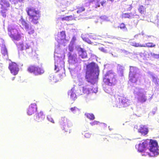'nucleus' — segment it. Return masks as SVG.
I'll use <instances>...</instances> for the list:
<instances>
[{"mask_svg": "<svg viewBox=\"0 0 159 159\" xmlns=\"http://www.w3.org/2000/svg\"><path fill=\"white\" fill-rule=\"evenodd\" d=\"M149 145V149L150 153H146L151 157H156L159 154L158 143L156 140L147 139L141 141L135 147L138 151L140 152H145L147 149V147Z\"/></svg>", "mask_w": 159, "mask_h": 159, "instance_id": "1", "label": "nucleus"}, {"mask_svg": "<svg viewBox=\"0 0 159 159\" xmlns=\"http://www.w3.org/2000/svg\"><path fill=\"white\" fill-rule=\"evenodd\" d=\"M85 76L86 81L91 84L94 85L98 80L99 70L97 64L94 62L87 66Z\"/></svg>", "mask_w": 159, "mask_h": 159, "instance_id": "2", "label": "nucleus"}, {"mask_svg": "<svg viewBox=\"0 0 159 159\" xmlns=\"http://www.w3.org/2000/svg\"><path fill=\"white\" fill-rule=\"evenodd\" d=\"M130 103L129 100L123 96L115 95L113 103V106L121 108L129 106Z\"/></svg>", "mask_w": 159, "mask_h": 159, "instance_id": "3", "label": "nucleus"}, {"mask_svg": "<svg viewBox=\"0 0 159 159\" xmlns=\"http://www.w3.org/2000/svg\"><path fill=\"white\" fill-rule=\"evenodd\" d=\"M116 74L112 70L108 71L103 77V82L109 86L115 85L116 83Z\"/></svg>", "mask_w": 159, "mask_h": 159, "instance_id": "4", "label": "nucleus"}, {"mask_svg": "<svg viewBox=\"0 0 159 159\" xmlns=\"http://www.w3.org/2000/svg\"><path fill=\"white\" fill-rule=\"evenodd\" d=\"M26 11L29 16L30 21L34 24L38 23V20L40 17L39 11L32 7L28 8Z\"/></svg>", "mask_w": 159, "mask_h": 159, "instance_id": "5", "label": "nucleus"}, {"mask_svg": "<svg viewBox=\"0 0 159 159\" xmlns=\"http://www.w3.org/2000/svg\"><path fill=\"white\" fill-rule=\"evenodd\" d=\"M134 93L138 101L141 103L145 102L147 100L146 92L144 89L136 87L134 89Z\"/></svg>", "mask_w": 159, "mask_h": 159, "instance_id": "6", "label": "nucleus"}, {"mask_svg": "<svg viewBox=\"0 0 159 159\" xmlns=\"http://www.w3.org/2000/svg\"><path fill=\"white\" fill-rule=\"evenodd\" d=\"M140 76L139 70L137 68L130 66L129 78L130 82L135 83Z\"/></svg>", "mask_w": 159, "mask_h": 159, "instance_id": "7", "label": "nucleus"}, {"mask_svg": "<svg viewBox=\"0 0 159 159\" xmlns=\"http://www.w3.org/2000/svg\"><path fill=\"white\" fill-rule=\"evenodd\" d=\"M58 51L55 48L54 52V60H55V69L54 70L57 72L60 69H64V62L63 61L61 57H60L59 56L56 55Z\"/></svg>", "mask_w": 159, "mask_h": 159, "instance_id": "8", "label": "nucleus"}, {"mask_svg": "<svg viewBox=\"0 0 159 159\" xmlns=\"http://www.w3.org/2000/svg\"><path fill=\"white\" fill-rule=\"evenodd\" d=\"M28 70L29 72L33 73L35 75H42L44 72V70L42 68L34 66H29L28 68Z\"/></svg>", "mask_w": 159, "mask_h": 159, "instance_id": "9", "label": "nucleus"}, {"mask_svg": "<svg viewBox=\"0 0 159 159\" xmlns=\"http://www.w3.org/2000/svg\"><path fill=\"white\" fill-rule=\"evenodd\" d=\"M86 5L89 6L91 3L94 4L96 8L99 7L100 5L103 7L105 4L106 1L105 0H85Z\"/></svg>", "mask_w": 159, "mask_h": 159, "instance_id": "10", "label": "nucleus"}, {"mask_svg": "<svg viewBox=\"0 0 159 159\" xmlns=\"http://www.w3.org/2000/svg\"><path fill=\"white\" fill-rule=\"evenodd\" d=\"M21 21L22 26L28 34L31 35L34 33V28L33 25L27 23L23 19H21Z\"/></svg>", "mask_w": 159, "mask_h": 159, "instance_id": "11", "label": "nucleus"}, {"mask_svg": "<svg viewBox=\"0 0 159 159\" xmlns=\"http://www.w3.org/2000/svg\"><path fill=\"white\" fill-rule=\"evenodd\" d=\"M8 34L10 36L14 39L16 40H19L21 38L20 35L18 33L16 29H12L10 30L8 29Z\"/></svg>", "mask_w": 159, "mask_h": 159, "instance_id": "12", "label": "nucleus"}, {"mask_svg": "<svg viewBox=\"0 0 159 159\" xmlns=\"http://www.w3.org/2000/svg\"><path fill=\"white\" fill-rule=\"evenodd\" d=\"M31 44H32V42L30 41H27L25 44H21L20 46L21 47V50H25L26 52L29 54L31 53L33 50L31 46Z\"/></svg>", "mask_w": 159, "mask_h": 159, "instance_id": "13", "label": "nucleus"}, {"mask_svg": "<svg viewBox=\"0 0 159 159\" xmlns=\"http://www.w3.org/2000/svg\"><path fill=\"white\" fill-rule=\"evenodd\" d=\"M9 69L11 74L14 75H16L19 71V68L18 66L15 62H11L9 64Z\"/></svg>", "mask_w": 159, "mask_h": 159, "instance_id": "14", "label": "nucleus"}, {"mask_svg": "<svg viewBox=\"0 0 159 159\" xmlns=\"http://www.w3.org/2000/svg\"><path fill=\"white\" fill-rule=\"evenodd\" d=\"M68 62L70 64H74L78 61L77 55L75 53L69 52L68 53Z\"/></svg>", "mask_w": 159, "mask_h": 159, "instance_id": "15", "label": "nucleus"}, {"mask_svg": "<svg viewBox=\"0 0 159 159\" xmlns=\"http://www.w3.org/2000/svg\"><path fill=\"white\" fill-rule=\"evenodd\" d=\"M65 37V32L62 31L59 34L57 37H55V39L58 43L63 44L65 41H66Z\"/></svg>", "mask_w": 159, "mask_h": 159, "instance_id": "16", "label": "nucleus"}, {"mask_svg": "<svg viewBox=\"0 0 159 159\" xmlns=\"http://www.w3.org/2000/svg\"><path fill=\"white\" fill-rule=\"evenodd\" d=\"M37 110V107L36 104H31L29 106L27 110V114L29 115H31L35 113Z\"/></svg>", "mask_w": 159, "mask_h": 159, "instance_id": "17", "label": "nucleus"}, {"mask_svg": "<svg viewBox=\"0 0 159 159\" xmlns=\"http://www.w3.org/2000/svg\"><path fill=\"white\" fill-rule=\"evenodd\" d=\"M136 16H137V18H138L139 17V16L137 15L134 12L124 13H123L122 15V17L124 18L132 19L134 18Z\"/></svg>", "mask_w": 159, "mask_h": 159, "instance_id": "18", "label": "nucleus"}, {"mask_svg": "<svg viewBox=\"0 0 159 159\" xmlns=\"http://www.w3.org/2000/svg\"><path fill=\"white\" fill-rule=\"evenodd\" d=\"M139 133H141L144 135L147 134L148 132V129L146 126L141 125L140 128L138 129Z\"/></svg>", "mask_w": 159, "mask_h": 159, "instance_id": "19", "label": "nucleus"}, {"mask_svg": "<svg viewBox=\"0 0 159 159\" xmlns=\"http://www.w3.org/2000/svg\"><path fill=\"white\" fill-rule=\"evenodd\" d=\"M84 4L78 5L76 6V7L77 9V13H80L84 11L85 9V7L89 6L86 5L85 0L84 1Z\"/></svg>", "mask_w": 159, "mask_h": 159, "instance_id": "20", "label": "nucleus"}, {"mask_svg": "<svg viewBox=\"0 0 159 159\" xmlns=\"http://www.w3.org/2000/svg\"><path fill=\"white\" fill-rule=\"evenodd\" d=\"M45 118V115L42 111H40L36 115V117L35 119L36 120L39 122L43 120Z\"/></svg>", "mask_w": 159, "mask_h": 159, "instance_id": "21", "label": "nucleus"}, {"mask_svg": "<svg viewBox=\"0 0 159 159\" xmlns=\"http://www.w3.org/2000/svg\"><path fill=\"white\" fill-rule=\"evenodd\" d=\"M78 54L79 58H85L87 57L86 51L81 48H80L79 49Z\"/></svg>", "mask_w": 159, "mask_h": 159, "instance_id": "22", "label": "nucleus"}, {"mask_svg": "<svg viewBox=\"0 0 159 159\" xmlns=\"http://www.w3.org/2000/svg\"><path fill=\"white\" fill-rule=\"evenodd\" d=\"M68 119L66 117H62L59 121L60 124L63 126V129H66V124Z\"/></svg>", "mask_w": 159, "mask_h": 159, "instance_id": "23", "label": "nucleus"}, {"mask_svg": "<svg viewBox=\"0 0 159 159\" xmlns=\"http://www.w3.org/2000/svg\"><path fill=\"white\" fill-rule=\"evenodd\" d=\"M68 95L70 96V98L73 100H75L77 98L76 95L74 92V88H72L68 92Z\"/></svg>", "mask_w": 159, "mask_h": 159, "instance_id": "24", "label": "nucleus"}, {"mask_svg": "<svg viewBox=\"0 0 159 159\" xmlns=\"http://www.w3.org/2000/svg\"><path fill=\"white\" fill-rule=\"evenodd\" d=\"M89 34H82L81 35V38L84 41H85V42L87 43H88L91 44L92 42L91 40L88 38V37H89Z\"/></svg>", "mask_w": 159, "mask_h": 159, "instance_id": "25", "label": "nucleus"}, {"mask_svg": "<svg viewBox=\"0 0 159 159\" xmlns=\"http://www.w3.org/2000/svg\"><path fill=\"white\" fill-rule=\"evenodd\" d=\"M1 52L3 56V58L6 60L8 58L7 51L5 47L2 48Z\"/></svg>", "mask_w": 159, "mask_h": 159, "instance_id": "26", "label": "nucleus"}, {"mask_svg": "<svg viewBox=\"0 0 159 159\" xmlns=\"http://www.w3.org/2000/svg\"><path fill=\"white\" fill-rule=\"evenodd\" d=\"M87 89V88H84L80 87L79 89L77 90L76 93L78 95H80L84 94V91L85 90Z\"/></svg>", "mask_w": 159, "mask_h": 159, "instance_id": "27", "label": "nucleus"}, {"mask_svg": "<svg viewBox=\"0 0 159 159\" xmlns=\"http://www.w3.org/2000/svg\"><path fill=\"white\" fill-rule=\"evenodd\" d=\"M151 76L152 78V81L157 86H158L159 85V79L155 75L152 74Z\"/></svg>", "mask_w": 159, "mask_h": 159, "instance_id": "28", "label": "nucleus"}, {"mask_svg": "<svg viewBox=\"0 0 159 159\" xmlns=\"http://www.w3.org/2000/svg\"><path fill=\"white\" fill-rule=\"evenodd\" d=\"M155 46V44L152 43H148L145 44H141V47L152 48L154 47Z\"/></svg>", "mask_w": 159, "mask_h": 159, "instance_id": "29", "label": "nucleus"}, {"mask_svg": "<svg viewBox=\"0 0 159 159\" xmlns=\"http://www.w3.org/2000/svg\"><path fill=\"white\" fill-rule=\"evenodd\" d=\"M84 88H87V89H86L84 91V94H85L86 95L91 93L92 90H91V87L89 86H86L84 87Z\"/></svg>", "mask_w": 159, "mask_h": 159, "instance_id": "30", "label": "nucleus"}, {"mask_svg": "<svg viewBox=\"0 0 159 159\" xmlns=\"http://www.w3.org/2000/svg\"><path fill=\"white\" fill-rule=\"evenodd\" d=\"M66 129H64L65 131H67L68 129L67 128H69L73 126L72 122L69 119L67 121L66 124Z\"/></svg>", "mask_w": 159, "mask_h": 159, "instance_id": "31", "label": "nucleus"}, {"mask_svg": "<svg viewBox=\"0 0 159 159\" xmlns=\"http://www.w3.org/2000/svg\"><path fill=\"white\" fill-rule=\"evenodd\" d=\"M118 72L121 75L123 73V71L124 69V67L120 65H118L117 67Z\"/></svg>", "mask_w": 159, "mask_h": 159, "instance_id": "32", "label": "nucleus"}, {"mask_svg": "<svg viewBox=\"0 0 159 159\" xmlns=\"http://www.w3.org/2000/svg\"><path fill=\"white\" fill-rule=\"evenodd\" d=\"M85 116L87 118L90 120H93L94 119V115L92 113H87L85 114Z\"/></svg>", "mask_w": 159, "mask_h": 159, "instance_id": "33", "label": "nucleus"}, {"mask_svg": "<svg viewBox=\"0 0 159 159\" xmlns=\"http://www.w3.org/2000/svg\"><path fill=\"white\" fill-rule=\"evenodd\" d=\"M104 90L106 93H107L111 95H112L113 94V92L111 90V89L110 88H108L107 89L106 87V88L104 89Z\"/></svg>", "mask_w": 159, "mask_h": 159, "instance_id": "34", "label": "nucleus"}, {"mask_svg": "<svg viewBox=\"0 0 159 159\" xmlns=\"http://www.w3.org/2000/svg\"><path fill=\"white\" fill-rule=\"evenodd\" d=\"M130 44L132 46H135V47H141V44H140L139 43H136L135 42H130Z\"/></svg>", "mask_w": 159, "mask_h": 159, "instance_id": "35", "label": "nucleus"}, {"mask_svg": "<svg viewBox=\"0 0 159 159\" xmlns=\"http://www.w3.org/2000/svg\"><path fill=\"white\" fill-rule=\"evenodd\" d=\"M145 8L143 6H140L139 8V11L141 14H143L144 12Z\"/></svg>", "mask_w": 159, "mask_h": 159, "instance_id": "36", "label": "nucleus"}, {"mask_svg": "<svg viewBox=\"0 0 159 159\" xmlns=\"http://www.w3.org/2000/svg\"><path fill=\"white\" fill-rule=\"evenodd\" d=\"M70 110L71 112L74 114L76 113L77 111H79L78 109L75 107L71 108H70Z\"/></svg>", "mask_w": 159, "mask_h": 159, "instance_id": "37", "label": "nucleus"}, {"mask_svg": "<svg viewBox=\"0 0 159 159\" xmlns=\"http://www.w3.org/2000/svg\"><path fill=\"white\" fill-rule=\"evenodd\" d=\"M47 118L49 121H50V122L53 123H54V120H53V119L51 117V116L50 115H47Z\"/></svg>", "mask_w": 159, "mask_h": 159, "instance_id": "38", "label": "nucleus"}, {"mask_svg": "<svg viewBox=\"0 0 159 159\" xmlns=\"http://www.w3.org/2000/svg\"><path fill=\"white\" fill-rule=\"evenodd\" d=\"M100 18L104 21H109V19L108 17L106 16H100Z\"/></svg>", "mask_w": 159, "mask_h": 159, "instance_id": "39", "label": "nucleus"}, {"mask_svg": "<svg viewBox=\"0 0 159 159\" xmlns=\"http://www.w3.org/2000/svg\"><path fill=\"white\" fill-rule=\"evenodd\" d=\"M120 27L121 29H123L125 31H126L127 30V29L125 27V25L123 23L121 24L120 25Z\"/></svg>", "mask_w": 159, "mask_h": 159, "instance_id": "40", "label": "nucleus"}, {"mask_svg": "<svg viewBox=\"0 0 159 159\" xmlns=\"http://www.w3.org/2000/svg\"><path fill=\"white\" fill-rule=\"evenodd\" d=\"M76 38L75 36H74L70 42V45H71V46H72L74 44V43L75 42V41L76 40Z\"/></svg>", "mask_w": 159, "mask_h": 159, "instance_id": "41", "label": "nucleus"}, {"mask_svg": "<svg viewBox=\"0 0 159 159\" xmlns=\"http://www.w3.org/2000/svg\"><path fill=\"white\" fill-rule=\"evenodd\" d=\"M90 89L92 90L91 93H96L98 91V88L96 87L93 88V87H91Z\"/></svg>", "mask_w": 159, "mask_h": 159, "instance_id": "42", "label": "nucleus"}, {"mask_svg": "<svg viewBox=\"0 0 159 159\" xmlns=\"http://www.w3.org/2000/svg\"><path fill=\"white\" fill-rule=\"evenodd\" d=\"M2 3L4 5H5L7 7H8L10 6L9 3L6 0H5L4 2H3Z\"/></svg>", "mask_w": 159, "mask_h": 159, "instance_id": "43", "label": "nucleus"}, {"mask_svg": "<svg viewBox=\"0 0 159 159\" xmlns=\"http://www.w3.org/2000/svg\"><path fill=\"white\" fill-rule=\"evenodd\" d=\"M150 55L153 57L156 58H158V54H155L154 53L151 52L150 53Z\"/></svg>", "mask_w": 159, "mask_h": 159, "instance_id": "44", "label": "nucleus"}, {"mask_svg": "<svg viewBox=\"0 0 159 159\" xmlns=\"http://www.w3.org/2000/svg\"><path fill=\"white\" fill-rule=\"evenodd\" d=\"M25 0H13V2L15 4H17L18 2H23Z\"/></svg>", "mask_w": 159, "mask_h": 159, "instance_id": "45", "label": "nucleus"}, {"mask_svg": "<svg viewBox=\"0 0 159 159\" xmlns=\"http://www.w3.org/2000/svg\"><path fill=\"white\" fill-rule=\"evenodd\" d=\"M99 49L101 51L106 53L107 52V50L105 49L103 47H100L99 48Z\"/></svg>", "mask_w": 159, "mask_h": 159, "instance_id": "46", "label": "nucleus"}, {"mask_svg": "<svg viewBox=\"0 0 159 159\" xmlns=\"http://www.w3.org/2000/svg\"><path fill=\"white\" fill-rule=\"evenodd\" d=\"M84 136L85 138H88L90 137L91 134L89 133H85Z\"/></svg>", "mask_w": 159, "mask_h": 159, "instance_id": "47", "label": "nucleus"}, {"mask_svg": "<svg viewBox=\"0 0 159 159\" xmlns=\"http://www.w3.org/2000/svg\"><path fill=\"white\" fill-rule=\"evenodd\" d=\"M99 122L97 121H94L93 122H90V124L92 126L94 125H97Z\"/></svg>", "mask_w": 159, "mask_h": 159, "instance_id": "48", "label": "nucleus"}, {"mask_svg": "<svg viewBox=\"0 0 159 159\" xmlns=\"http://www.w3.org/2000/svg\"><path fill=\"white\" fill-rule=\"evenodd\" d=\"M70 16H67L63 17L62 18V19L63 20H70Z\"/></svg>", "mask_w": 159, "mask_h": 159, "instance_id": "49", "label": "nucleus"}, {"mask_svg": "<svg viewBox=\"0 0 159 159\" xmlns=\"http://www.w3.org/2000/svg\"><path fill=\"white\" fill-rule=\"evenodd\" d=\"M89 37L91 39H92L93 40H96L97 39V38L95 36H94L93 35H89Z\"/></svg>", "mask_w": 159, "mask_h": 159, "instance_id": "50", "label": "nucleus"}, {"mask_svg": "<svg viewBox=\"0 0 159 159\" xmlns=\"http://www.w3.org/2000/svg\"><path fill=\"white\" fill-rule=\"evenodd\" d=\"M72 46H71V45H70L69 48V50L70 52L72 51L73 50V48L72 47Z\"/></svg>", "mask_w": 159, "mask_h": 159, "instance_id": "51", "label": "nucleus"}, {"mask_svg": "<svg viewBox=\"0 0 159 159\" xmlns=\"http://www.w3.org/2000/svg\"><path fill=\"white\" fill-rule=\"evenodd\" d=\"M1 13L2 14V15L3 17H5L6 16V14L3 11H1Z\"/></svg>", "mask_w": 159, "mask_h": 159, "instance_id": "52", "label": "nucleus"}, {"mask_svg": "<svg viewBox=\"0 0 159 159\" xmlns=\"http://www.w3.org/2000/svg\"><path fill=\"white\" fill-rule=\"evenodd\" d=\"M129 7L127 8L128 11H130L132 8V7L131 5H129L128 6Z\"/></svg>", "mask_w": 159, "mask_h": 159, "instance_id": "53", "label": "nucleus"}, {"mask_svg": "<svg viewBox=\"0 0 159 159\" xmlns=\"http://www.w3.org/2000/svg\"><path fill=\"white\" fill-rule=\"evenodd\" d=\"M138 128V126H137V125H135L134 126V129H137Z\"/></svg>", "mask_w": 159, "mask_h": 159, "instance_id": "54", "label": "nucleus"}, {"mask_svg": "<svg viewBox=\"0 0 159 159\" xmlns=\"http://www.w3.org/2000/svg\"><path fill=\"white\" fill-rule=\"evenodd\" d=\"M138 36V34H136L134 36V37L135 38H137Z\"/></svg>", "mask_w": 159, "mask_h": 159, "instance_id": "55", "label": "nucleus"}, {"mask_svg": "<svg viewBox=\"0 0 159 159\" xmlns=\"http://www.w3.org/2000/svg\"><path fill=\"white\" fill-rule=\"evenodd\" d=\"M15 79V77H13V78H12V80H14V79Z\"/></svg>", "mask_w": 159, "mask_h": 159, "instance_id": "56", "label": "nucleus"}, {"mask_svg": "<svg viewBox=\"0 0 159 159\" xmlns=\"http://www.w3.org/2000/svg\"><path fill=\"white\" fill-rule=\"evenodd\" d=\"M5 0H0L1 1V2H4Z\"/></svg>", "mask_w": 159, "mask_h": 159, "instance_id": "57", "label": "nucleus"}, {"mask_svg": "<svg viewBox=\"0 0 159 159\" xmlns=\"http://www.w3.org/2000/svg\"><path fill=\"white\" fill-rule=\"evenodd\" d=\"M95 23H97L98 22V20H95Z\"/></svg>", "mask_w": 159, "mask_h": 159, "instance_id": "58", "label": "nucleus"}, {"mask_svg": "<svg viewBox=\"0 0 159 159\" xmlns=\"http://www.w3.org/2000/svg\"><path fill=\"white\" fill-rule=\"evenodd\" d=\"M50 79V80H51V81H54V79H53L52 80L51 79Z\"/></svg>", "mask_w": 159, "mask_h": 159, "instance_id": "59", "label": "nucleus"}, {"mask_svg": "<svg viewBox=\"0 0 159 159\" xmlns=\"http://www.w3.org/2000/svg\"><path fill=\"white\" fill-rule=\"evenodd\" d=\"M52 76L53 78H54V76L53 75H52L51 76H50V78H51Z\"/></svg>", "mask_w": 159, "mask_h": 159, "instance_id": "60", "label": "nucleus"}, {"mask_svg": "<svg viewBox=\"0 0 159 159\" xmlns=\"http://www.w3.org/2000/svg\"><path fill=\"white\" fill-rule=\"evenodd\" d=\"M82 83H83L82 82H81V83H80L79 85H81V84H82Z\"/></svg>", "mask_w": 159, "mask_h": 159, "instance_id": "61", "label": "nucleus"}, {"mask_svg": "<svg viewBox=\"0 0 159 159\" xmlns=\"http://www.w3.org/2000/svg\"><path fill=\"white\" fill-rule=\"evenodd\" d=\"M146 155H145V154H142V156H146Z\"/></svg>", "mask_w": 159, "mask_h": 159, "instance_id": "62", "label": "nucleus"}, {"mask_svg": "<svg viewBox=\"0 0 159 159\" xmlns=\"http://www.w3.org/2000/svg\"><path fill=\"white\" fill-rule=\"evenodd\" d=\"M104 124V125L106 127V126H107V125H106V124Z\"/></svg>", "mask_w": 159, "mask_h": 159, "instance_id": "63", "label": "nucleus"}, {"mask_svg": "<svg viewBox=\"0 0 159 159\" xmlns=\"http://www.w3.org/2000/svg\"><path fill=\"white\" fill-rule=\"evenodd\" d=\"M116 39H120V38L119 37L117 38H116Z\"/></svg>", "mask_w": 159, "mask_h": 159, "instance_id": "64", "label": "nucleus"}]
</instances>
